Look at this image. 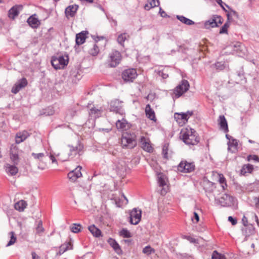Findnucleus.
I'll list each match as a JSON object with an SVG mask.
<instances>
[{"label":"nucleus","instance_id":"21","mask_svg":"<svg viewBox=\"0 0 259 259\" xmlns=\"http://www.w3.org/2000/svg\"><path fill=\"white\" fill-rule=\"evenodd\" d=\"M233 197L228 194H224L220 198L219 201L221 204L223 206H227L233 201Z\"/></svg>","mask_w":259,"mask_h":259},{"label":"nucleus","instance_id":"38","mask_svg":"<svg viewBox=\"0 0 259 259\" xmlns=\"http://www.w3.org/2000/svg\"><path fill=\"white\" fill-rule=\"evenodd\" d=\"M127 37H129V35L126 33H123L119 34L117 39V41L122 46H124V42L127 39Z\"/></svg>","mask_w":259,"mask_h":259},{"label":"nucleus","instance_id":"60","mask_svg":"<svg viewBox=\"0 0 259 259\" xmlns=\"http://www.w3.org/2000/svg\"><path fill=\"white\" fill-rule=\"evenodd\" d=\"M159 14H160V16H161L162 17H163V18L169 17V16L166 14V13H165V12L164 11H163V10L161 9V8H159Z\"/></svg>","mask_w":259,"mask_h":259},{"label":"nucleus","instance_id":"49","mask_svg":"<svg viewBox=\"0 0 259 259\" xmlns=\"http://www.w3.org/2000/svg\"><path fill=\"white\" fill-rule=\"evenodd\" d=\"M212 259H226V256L222 254L219 253L217 252V251H213L212 256Z\"/></svg>","mask_w":259,"mask_h":259},{"label":"nucleus","instance_id":"11","mask_svg":"<svg viewBox=\"0 0 259 259\" xmlns=\"http://www.w3.org/2000/svg\"><path fill=\"white\" fill-rule=\"evenodd\" d=\"M232 47L234 53L237 55L243 57L245 54L246 49L242 43L236 42L232 45Z\"/></svg>","mask_w":259,"mask_h":259},{"label":"nucleus","instance_id":"26","mask_svg":"<svg viewBox=\"0 0 259 259\" xmlns=\"http://www.w3.org/2000/svg\"><path fill=\"white\" fill-rule=\"evenodd\" d=\"M27 23L33 28H37L40 24L38 19L34 17L33 16H31L29 17L27 19Z\"/></svg>","mask_w":259,"mask_h":259},{"label":"nucleus","instance_id":"22","mask_svg":"<svg viewBox=\"0 0 259 259\" xmlns=\"http://www.w3.org/2000/svg\"><path fill=\"white\" fill-rule=\"evenodd\" d=\"M88 34L87 31H82L81 32L76 35V44L78 46L83 44L86 38L87 37V35Z\"/></svg>","mask_w":259,"mask_h":259},{"label":"nucleus","instance_id":"29","mask_svg":"<svg viewBox=\"0 0 259 259\" xmlns=\"http://www.w3.org/2000/svg\"><path fill=\"white\" fill-rule=\"evenodd\" d=\"M88 229L94 236L96 237L102 236V232L101 230L97 228L94 225L90 226L88 227Z\"/></svg>","mask_w":259,"mask_h":259},{"label":"nucleus","instance_id":"56","mask_svg":"<svg viewBox=\"0 0 259 259\" xmlns=\"http://www.w3.org/2000/svg\"><path fill=\"white\" fill-rule=\"evenodd\" d=\"M32 156L36 159H42L44 156L45 154L43 153H32Z\"/></svg>","mask_w":259,"mask_h":259},{"label":"nucleus","instance_id":"37","mask_svg":"<svg viewBox=\"0 0 259 259\" xmlns=\"http://www.w3.org/2000/svg\"><path fill=\"white\" fill-rule=\"evenodd\" d=\"M98 46L95 43L92 44V47L89 50V53L93 56H96L99 53Z\"/></svg>","mask_w":259,"mask_h":259},{"label":"nucleus","instance_id":"63","mask_svg":"<svg viewBox=\"0 0 259 259\" xmlns=\"http://www.w3.org/2000/svg\"><path fill=\"white\" fill-rule=\"evenodd\" d=\"M253 200L255 202V207L256 208L259 209V198L258 197H254L253 198Z\"/></svg>","mask_w":259,"mask_h":259},{"label":"nucleus","instance_id":"46","mask_svg":"<svg viewBox=\"0 0 259 259\" xmlns=\"http://www.w3.org/2000/svg\"><path fill=\"white\" fill-rule=\"evenodd\" d=\"M81 226L79 224H73L72 226L70 227V230L71 231L75 233H77L81 231Z\"/></svg>","mask_w":259,"mask_h":259},{"label":"nucleus","instance_id":"10","mask_svg":"<svg viewBox=\"0 0 259 259\" xmlns=\"http://www.w3.org/2000/svg\"><path fill=\"white\" fill-rule=\"evenodd\" d=\"M68 147H69V156L73 157L76 155H81L83 152V145L79 141L75 146L69 145Z\"/></svg>","mask_w":259,"mask_h":259},{"label":"nucleus","instance_id":"39","mask_svg":"<svg viewBox=\"0 0 259 259\" xmlns=\"http://www.w3.org/2000/svg\"><path fill=\"white\" fill-rule=\"evenodd\" d=\"M212 66L218 71L223 70L226 68L225 63L223 61L217 62Z\"/></svg>","mask_w":259,"mask_h":259},{"label":"nucleus","instance_id":"58","mask_svg":"<svg viewBox=\"0 0 259 259\" xmlns=\"http://www.w3.org/2000/svg\"><path fill=\"white\" fill-rule=\"evenodd\" d=\"M194 220H195L196 223H198L199 220V217L198 213L195 212H194V217L192 218V221L193 222H194Z\"/></svg>","mask_w":259,"mask_h":259},{"label":"nucleus","instance_id":"64","mask_svg":"<svg viewBox=\"0 0 259 259\" xmlns=\"http://www.w3.org/2000/svg\"><path fill=\"white\" fill-rule=\"evenodd\" d=\"M31 255L32 259H40V257L34 251L31 252Z\"/></svg>","mask_w":259,"mask_h":259},{"label":"nucleus","instance_id":"34","mask_svg":"<svg viewBox=\"0 0 259 259\" xmlns=\"http://www.w3.org/2000/svg\"><path fill=\"white\" fill-rule=\"evenodd\" d=\"M228 150H231L232 148H234V150H232V152L237 150V147L238 145V141L237 139L232 138L230 141L228 142Z\"/></svg>","mask_w":259,"mask_h":259},{"label":"nucleus","instance_id":"18","mask_svg":"<svg viewBox=\"0 0 259 259\" xmlns=\"http://www.w3.org/2000/svg\"><path fill=\"white\" fill-rule=\"evenodd\" d=\"M23 6L22 5H15L11 8L8 12V16L10 19H14L22 11Z\"/></svg>","mask_w":259,"mask_h":259},{"label":"nucleus","instance_id":"28","mask_svg":"<svg viewBox=\"0 0 259 259\" xmlns=\"http://www.w3.org/2000/svg\"><path fill=\"white\" fill-rule=\"evenodd\" d=\"M108 242L117 253H121L122 250L118 243L114 239L110 238L109 239Z\"/></svg>","mask_w":259,"mask_h":259},{"label":"nucleus","instance_id":"61","mask_svg":"<svg viewBox=\"0 0 259 259\" xmlns=\"http://www.w3.org/2000/svg\"><path fill=\"white\" fill-rule=\"evenodd\" d=\"M228 220L232 223V224L233 225H236L237 223V220L235 219H234L231 216L229 217Z\"/></svg>","mask_w":259,"mask_h":259},{"label":"nucleus","instance_id":"48","mask_svg":"<svg viewBox=\"0 0 259 259\" xmlns=\"http://www.w3.org/2000/svg\"><path fill=\"white\" fill-rule=\"evenodd\" d=\"M10 157L14 164H18L19 162V156L17 153H11Z\"/></svg>","mask_w":259,"mask_h":259},{"label":"nucleus","instance_id":"24","mask_svg":"<svg viewBox=\"0 0 259 259\" xmlns=\"http://www.w3.org/2000/svg\"><path fill=\"white\" fill-rule=\"evenodd\" d=\"M254 169L253 166L250 164H244L240 170V175L241 176H246L247 174H251Z\"/></svg>","mask_w":259,"mask_h":259},{"label":"nucleus","instance_id":"4","mask_svg":"<svg viewBox=\"0 0 259 259\" xmlns=\"http://www.w3.org/2000/svg\"><path fill=\"white\" fill-rule=\"evenodd\" d=\"M137 76V70L134 68L125 69L121 73V78L125 83L133 82Z\"/></svg>","mask_w":259,"mask_h":259},{"label":"nucleus","instance_id":"25","mask_svg":"<svg viewBox=\"0 0 259 259\" xmlns=\"http://www.w3.org/2000/svg\"><path fill=\"white\" fill-rule=\"evenodd\" d=\"M218 122L220 128L224 131L225 133H228L229 131L228 124L224 115H220L219 116Z\"/></svg>","mask_w":259,"mask_h":259},{"label":"nucleus","instance_id":"31","mask_svg":"<svg viewBox=\"0 0 259 259\" xmlns=\"http://www.w3.org/2000/svg\"><path fill=\"white\" fill-rule=\"evenodd\" d=\"M159 5L158 0H148L146 4L144 6L146 10H149L151 8L157 7Z\"/></svg>","mask_w":259,"mask_h":259},{"label":"nucleus","instance_id":"43","mask_svg":"<svg viewBox=\"0 0 259 259\" xmlns=\"http://www.w3.org/2000/svg\"><path fill=\"white\" fill-rule=\"evenodd\" d=\"M158 183L160 187H164L166 185L164 179V175L162 174H159L158 176Z\"/></svg>","mask_w":259,"mask_h":259},{"label":"nucleus","instance_id":"16","mask_svg":"<svg viewBox=\"0 0 259 259\" xmlns=\"http://www.w3.org/2000/svg\"><path fill=\"white\" fill-rule=\"evenodd\" d=\"M17 164L12 165L9 163H6L4 165V168L6 172L10 176H15L18 172V168L16 166Z\"/></svg>","mask_w":259,"mask_h":259},{"label":"nucleus","instance_id":"6","mask_svg":"<svg viewBox=\"0 0 259 259\" xmlns=\"http://www.w3.org/2000/svg\"><path fill=\"white\" fill-rule=\"evenodd\" d=\"M223 22V18L219 15H214L204 23V27L206 29L219 27Z\"/></svg>","mask_w":259,"mask_h":259},{"label":"nucleus","instance_id":"62","mask_svg":"<svg viewBox=\"0 0 259 259\" xmlns=\"http://www.w3.org/2000/svg\"><path fill=\"white\" fill-rule=\"evenodd\" d=\"M185 238L186 239H187L188 240H189V241H190L191 242L195 243L196 242V239L194 238H193L192 237H191L190 236H185Z\"/></svg>","mask_w":259,"mask_h":259},{"label":"nucleus","instance_id":"15","mask_svg":"<svg viewBox=\"0 0 259 259\" xmlns=\"http://www.w3.org/2000/svg\"><path fill=\"white\" fill-rule=\"evenodd\" d=\"M116 126L118 130L126 131L130 128L131 124L123 117L121 119H118L116 122Z\"/></svg>","mask_w":259,"mask_h":259},{"label":"nucleus","instance_id":"54","mask_svg":"<svg viewBox=\"0 0 259 259\" xmlns=\"http://www.w3.org/2000/svg\"><path fill=\"white\" fill-rule=\"evenodd\" d=\"M219 182L222 184V187L223 190H225L227 187V185L226 183V179L222 175H220Z\"/></svg>","mask_w":259,"mask_h":259},{"label":"nucleus","instance_id":"35","mask_svg":"<svg viewBox=\"0 0 259 259\" xmlns=\"http://www.w3.org/2000/svg\"><path fill=\"white\" fill-rule=\"evenodd\" d=\"M27 205L26 202L24 200H20L15 203V208L19 211H23Z\"/></svg>","mask_w":259,"mask_h":259},{"label":"nucleus","instance_id":"41","mask_svg":"<svg viewBox=\"0 0 259 259\" xmlns=\"http://www.w3.org/2000/svg\"><path fill=\"white\" fill-rule=\"evenodd\" d=\"M230 25V21L227 20L224 25L221 27L219 33L220 34H228V29Z\"/></svg>","mask_w":259,"mask_h":259},{"label":"nucleus","instance_id":"13","mask_svg":"<svg viewBox=\"0 0 259 259\" xmlns=\"http://www.w3.org/2000/svg\"><path fill=\"white\" fill-rule=\"evenodd\" d=\"M242 235L245 236V240L255 233V228L253 224L249 223L248 225L243 226L242 228Z\"/></svg>","mask_w":259,"mask_h":259},{"label":"nucleus","instance_id":"51","mask_svg":"<svg viewBox=\"0 0 259 259\" xmlns=\"http://www.w3.org/2000/svg\"><path fill=\"white\" fill-rule=\"evenodd\" d=\"M233 16L236 17V18L238 17L237 13L234 10H231L227 14V20L230 21Z\"/></svg>","mask_w":259,"mask_h":259},{"label":"nucleus","instance_id":"8","mask_svg":"<svg viewBox=\"0 0 259 259\" xmlns=\"http://www.w3.org/2000/svg\"><path fill=\"white\" fill-rule=\"evenodd\" d=\"M195 167L193 162L182 160L178 166V170L182 172L188 173L193 171L195 169Z\"/></svg>","mask_w":259,"mask_h":259},{"label":"nucleus","instance_id":"9","mask_svg":"<svg viewBox=\"0 0 259 259\" xmlns=\"http://www.w3.org/2000/svg\"><path fill=\"white\" fill-rule=\"evenodd\" d=\"M142 211L140 209L134 208L130 212V222L133 225H137L141 220Z\"/></svg>","mask_w":259,"mask_h":259},{"label":"nucleus","instance_id":"23","mask_svg":"<svg viewBox=\"0 0 259 259\" xmlns=\"http://www.w3.org/2000/svg\"><path fill=\"white\" fill-rule=\"evenodd\" d=\"M145 114L146 117L149 119L153 121H156V118L154 110L151 109L149 104H147L145 107Z\"/></svg>","mask_w":259,"mask_h":259},{"label":"nucleus","instance_id":"3","mask_svg":"<svg viewBox=\"0 0 259 259\" xmlns=\"http://www.w3.org/2000/svg\"><path fill=\"white\" fill-rule=\"evenodd\" d=\"M122 56L120 53L116 50H113L108 55L107 64L109 67H115L120 62Z\"/></svg>","mask_w":259,"mask_h":259},{"label":"nucleus","instance_id":"45","mask_svg":"<svg viewBox=\"0 0 259 259\" xmlns=\"http://www.w3.org/2000/svg\"><path fill=\"white\" fill-rule=\"evenodd\" d=\"M57 59L61 68H63L65 65H67L68 61L66 60L63 56L57 57Z\"/></svg>","mask_w":259,"mask_h":259},{"label":"nucleus","instance_id":"33","mask_svg":"<svg viewBox=\"0 0 259 259\" xmlns=\"http://www.w3.org/2000/svg\"><path fill=\"white\" fill-rule=\"evenodd\" d=\"M177 18L182 23L187 25H192L194 24V22L192 20L181 15H177Z\"/></svg>","mask_w":259,"mask_h":259},{"label":"nucleus","instance_id":"47","mask_svg":"<svg viewBox=\"0 0 259 259\" xmlns=\"http://www.w3.org/2000/svg\"><path fill=\"white\" fill-rule=\"evenodd\" d=\"M9 234L10 235V240L8 242V243L7 244L6 246H9L13 244H14L17 240L16 237L15 236V233L13 231H11L9 233Z\"/></svg>","mask_w":259,"mask_h":259},{"label":"nucleus","instance_id":"7","mask_svg":"<svg viewBox=\"0 0 259 259\" xmlns=\"http://www.w3.org/2000/svg\"><path fill=\"white\" fill-rule=\"evenodd\" d=\"M189 87L190 85L189 82L185 79L182 80L181 83L174 90V94L175 97L176 98L181 97L189 90Z\"/></svg>","mask_w":259,"mask_h":259},{"label":"nucleus","instance_id":"40","mask_svg":"<svg viewBox=\"0 0 259 259\" xmlns=\"http://www.w3.org/2000/svg\"><path fill=\"white\" fill-rule=\"evenodd\" d=\"M122 196L123 197V200H121L119 198L115 199V204L118 207H121L123 204H126L128 203V200L123 194H122Z\"/></svg>","mask_w":259,"mask_h":259},{"label":"nucleus","instance_id":"14","mask_svg":"<svg viewBox=\"0 0 259 259\" xmlns=\"http://www.w3.org/2000/svg\"><path fill=\"white\" fill-rule=\"evenodd\" d=\"M81 167L78 166L74 170L68 174V178L72 182H75L78 178L82 177Z\"/></svg>","mask_w":259,"mask_h":259},{"label":"nucleus","instance_id":"36","mask_svg":"<svg viewBox=\"0 0 259 259\" xmlns=\"http://www.w3.org/2000/svg\"><path fill=\"white\" fill-rule=\"evenodd\" d=\"M36 234L40 236L45 231V229L42 226V222L41 220H39L37 222V224L35 228Z\"/></svg>","mask_w":259,"mask_h":259},{"label":"nucleus","instance_id":"1","mask_svg":"<svg viewBox=\"0 0 259 259\" xmlns=\"http://www.w3.org/2000/svg\"><path fill=\"white\" fill-rule=\"evenodd\" d=\"M181 139L187 145H196L199 142L196 132L191 128H183L180 134Z\"/></svg>","mask_w":259,"mask_h":259},{"label":"nucleus","instance_id":"55","mask_svg":"<svg viewBox=\"0 0 259 259\" xmlns=\"http://www.w3.org/2000/svg\"><path fill=\"white\" fill-rule=\"evenodd\" d=\"M247 160H253L259 162V157L256 155H249L247 156Z\"/></svg>","mask_w":259,"mask_h":259},{"label":"nucleus","instance_id":"12","mask_svg":"<svg viewBox=\"0 0 259 259\" xmlns=\"http://www.w3.org/2000/svg\"><path fill=\"white\" fill-rule=\"evenodd\" d=\"M28 84L27 79L23 77L19 80L13 87L11 92L16 94L18 93L22 89L25 88Z\"/></svg>","mask_w":259,"mask_h":259},{"label":"nucleus","instance_id":"57","mask_svg":"<svg viewBox=\"0 0 259 259\" xmlns=\"http://www.w3.org/2000/svg\"><path fill=\"white\" fill-rule=\"evenodd\" d=\"M250 216L254 220V221L256 222L257 226H259V220H258V218L257 215L254 212H251L250 214Z\"/></svg>","mask_w":259,"mask_h":259},{"label":"nucleus","instance_id":"32","mask_svg":"<svg viewBox=\"0 0 259 259\" xmlns=\"http://www.w3.org/2000/svg\"><path fill=\"white\" fill-rule=\"evenodd\" d=\"M102 110L101 108H97L96 107H94L90 109L89 111L90 115L94 116L95 117H99L101 115Z\"/></svg>","mask_w":259,"mask_h":259},{"label":"nucleus","instance_id":"5","mask_svg":"<svg viewBox=\"0 0 259 259\" xmlns=\"http://www.w3.org/2000/svg\"><path fill=\"white\" fill-rule=\"evenodd\" d=\"M122 101L118 99H114L109 103V110L116 114L124 115L125 112L123 109Z\"/></svg>","mask_w":259,"mask_h":259},{"label":"nucleus","instance_id":"19","mask_svg":"<svg viewBox=\"0 0 259 259\" xmlns=\"http://www.w3.org/2000/svg\"><path fill=\"white\" fill-rule=\"evenodd\" d=\"M30 134L27 131H23L16 134L15 137V142L16 144H20L25 141Z\"/></svg>","mask_w":259,"mask_h":259},{"label":"nucleus","instance_id":"42","mask_svg":"<svg viewBox=\"0 0 259 259\" xmlns=\"http://www.w3.org/2000/svg\"><path fill=\"white\" fill-rule=\"evenodd\" d=\"M142 252L147 255H149L155 252V249L152 248L151 246L148 245L143 249Z\"/></svg>","mask_w":259,"mask_h":259},{"label":"nucleus","instance_id":"30","mask_svg":"<svg viewBox=\"0 0 259 259\" xmlns=\"http://www.w3.org/2000/svg\"><path fill=\"white\" fill-rule=\"evenodd\" d=\"M72 249V245L70 242H66L61 245L59 248L58 254L61 255L69 249Z\"/></svg>","mask_w":259,"mask_h":259},{"label":"nucleus","instance_id":"2","mask_svg":"<svg viewBox=\"0 0 259 259\" xmlns=\"http://www.w3.org/2000/svg\"><path fill=\"white\" fill-rule=\"evenodd\" d=\"M121 145L123 148H134L137 145L136 135L129 133H123L121 138Z\"/></svg>","mask_w":259,"mask_h":259},{"label":"nucleus","instance_id":"59","mask_svg":"<svg viewBox=\"0 0 259 259\" xmlns=\"http://www.w3.org/2000/svg\"><path fill=\"white\" fill-rule=\"evenodd\" d=\"M242 223L244 226L249 225V223L248 222V219L246 216L243 215L242 219Z\"/></svg>","mask_w":259,"mask_h":259},{"label":"nucleus","instance_id":"44","mask_svg":"<svg viewBox=\"0 0 259 259\" xmlns=\"http://www.w3.org/2000/svg\"><path fill=\"white\" fill-rule=\"evenodd\" d=\"M119 235L124 238H130L132 237L131 232L127 229L124 228H123L119 232Z\"/></svg>","mask_w":259,"mask_h":259},{"label":"nucleus","instance_id":"53","mask_svg":"<svg viewBox=\"0 0 259 259\" xmlns=\"http://www.w3.org/2000/svg\"><path fill=\"white\" fill-rule=\"evenodd\" d=\"M158 74L159 76H161L164 79L167 78L168 77V74L166 69H165L159 70L158 71Z\"/></svg>","mask_w":259,"mask_h":259},{"label":"nucleus","instance_id":"17","mask_svg":"<svg viewBox=\"0 0 259 259\" xmlns=\"http://www.w3.org/2000/svg\"><path fill=\"white\" fill-rule=\"evenodd\" d=\"M78 9V6L77 5H72L68 6L65 10V14L67 19L70 17L75 16L76 12Z\"/></svg>","mask_w":259,"mask_h":259},{"label":"nucleus","instance_id":"20","mask_svg":"<svg viewBox=\"0 0 259 259\" xmlns=\"http://www.w3.org/2000/svg\"><path fill=\"white\" fill-rule=\"evenodd\" d=\"M140 142L141 145V147L146 151L149 153L153 152V148L150 143L147 141L146 138L142 136L140 140Z\"/></svg>","mask_w":259,"mask_h":259},{"label":"nucleus","instance_id":"27","mask_svg":"<svg viewBox=\"0 0 259 259\" xmlns=\"http://www.w3.org/2000/svg\"><path fill=\"white\" fill-rule=\"evenodd\" d=\"M186 117L187 115L184 113H176L174 114V118L179 124L184 123L187 121Z\"/></svg>","mask_w":259,"mask_h":259},{"label":"nucleus","instance_id":"52","mask_svg":"<svg viewBox=\"0 0 259 259\" xmlns=\"http://www.w3.org/2000/svg\"><path fill=\"white\" fill-rule=\"evenodd\" d=\"M168 146L169 144L168 143H165L162 147V154L163 157L166 159L168 158L167 152L168 150Z\"/></svg>","mask_w":259,"mask_h":259},{"label":"nucleus","instance_id":"50","mask_svg":"<svg viewBox=\"0 0 259 259\" xmlns=\"http://www.w3.org/2000/svg\"><path fill=\"white\" fill-rule=\"evenodd\" d=\"M52 65L56 69H61V66L59 64V62L58 59H57V57H54L52 58L51 60Z\"/></svg>","mask_w":259,"mask_h":259}]
</instances>
